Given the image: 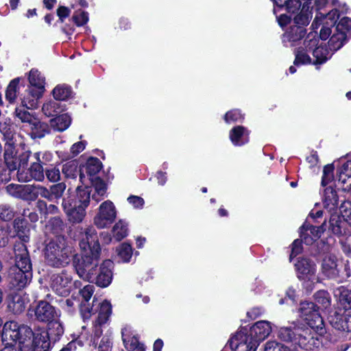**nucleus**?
Here are the masks:
<instances>
[{
    "mask_svg": "<svg viewBox=\"0 0 351 351\" xmlns=\"http://www.w3.org/2000/svg\"><path fill=\"white\" fill-rule=\"evenodd\" d=\"M116 215L113 203L106 200L100 204L99 212L94 218V223L98 228H106L114 221Z\"/></svg>",
    "mask_w": 351,
    "mask_h": 351,
    "instance_id": "obj_13",
    "label": "nucleus"
},
{
    "mask_svg": "<svg viewBox=\"0 0 351 351\" xmlns=\"http://www.w3.org/2000/svg\"><path fill=\"white\" fill-rule=\"evenodd\" d=\"M45 261L47 265L56 269L66 267L71 262V251L64 235L56 236L45 245Z\"/></svg>",
    "mask_w": 351,
    "mask_h": 351,
    "instance_id": "obj_3",
    "label": "nucleus"
},
{
    "mask_svg": "<svg viewBox=\"0 0 351 351\" xmlns=\"http://www.w3.org/2000/svg\"><path fill=\"white\" fill-rule=\"evenodd\" d=\"M33 274L21 269L13 268L10 271L8 282L10 288L21 290L30 283Z\"/></svg>",
    "mask_w": 351,
    "mask_h": 351,
    "instance_id": "obj_21",
    "label": "nucleus"
},
{
    "mask_svg": "<svg viewBox=\"0 0 351 351\" xmlns=\"http://www.w3.org/2000/svg\"><path fill=\"white\" fill-rule=\"evenodd\" d=\"M73 90L71 86L58 84L52 90V95L56 101H66L72 97Z\"/></svg>",
    "mask_w": 351,
    "mask_h": 351,
    "instance_id": "obj_43",
    "label": "nucleus"
},
{
    "mask_svg": "<svg viewBox=\"0 0 351 351\" xmlns=\"http://www.w3.org/2000/svg\"><path fill=\"white\" fill-rule=\"evenodd\" d=\"M15 268L21 269L25 272H32V263L29 253L25 244L14 245Z\"/></svg>",
    "mask_w": 351,
    "mask_h": 351,
    "instance_id": "obj_18",
    "label": "nucleus"
},
{
    "mask_svg": "<svg viewBox=\"0 0 351 351\" xmlns=\"http://www.w3.org/2000/svg\"><path fill=\"white\" fill-rule=\"evenodd\" d=\"M102 326L103 325H99V324L95 323V321L93 323V334L91 335L90 345L95 348L97 347L99 339L103 335Z\"/></svg>",
    "mask_w": 351,
    "mask_h": 351,
    "instance_id": "obj_61",
    "label": "nucleus"
},
{
    "mask_svg": "<svg viewBox=\"0 0 351 351\" xmlns=\"http://www.w3.org/2000/svg\"><path fill=\"white\" fill-rule=\"evenodd\" d=\"M66 185L64 182H58L49 185V187L36 184L35 200L40 196L50 202L58 204L59 201L63 199V194L66 190Z\"/></svg>",
    "mask_w": 351,
    "mask_h": 351,
    "instance_id": "obj_11",
    "label": "nucleus"
},
{
    "mask_svg": "<svg viewBox=\"0 0 351 351\" xmlns=\"http://www.w3.org/2000/svg\"><path fill=\"white\" fill-rule=\"evenodd\" d=\"M250 131L243 125L233 127L229 132V138L234 146L241 147L250 141Z\"/></svg>",
    "mask_w": 351,
    "mask_h": 351,
    "instance_id": "obj_31",
    "label": "nucleus"
},
{
    "mask_svg": "<svg viewBox=\"0 0 351 351\" xmlns=\"http://www.w3.org/2000/svg\"><path fill=\"white\" fill-rule=\"evenodd\" d=\"M337 258L335 255L326 256L322 262V274L328 279H335L339 276Z\"/></svg>",
    "mask_w": 351,
    "mask_h": 351,
    "instance_id": "obj_30",
    "label": "nucleus"
},
{
    "mask_svg": "<svg viewBox=\"0 0 351 351\" xmlns=\"http://www.w3.org/2000/svg\"><path fill=\"white\" fill-rule=\"evenodd\" d=\"M323 204L324 208L329 210L337 209L339 204V196L335 188L330 186L324 189Z\"/></svg>",
    "mask_w": 351,
    "mask_h": 351,
    "instance_id": "obj_37",
    "label": "nucleus"
},
{
    "mask_svg": "<svg viewBox=\"0 0 351 351\" xmlns=\"http://www.w3.org/2000/svg\"><path fill=\"white\" fill-rule=\"evenodd\" d=\"M345 309L343 313L335 312L331 315L329 322L335 329L346 332H351V308L342 305Z\"/></svg>",
    "mask_w": 351,
    "mask_h": 351,
    "instance_id": "obj_20",
    "label": "nucleus"
},
{
    "mask_svg": "<svg viewBox=\"0 0 351 351\" xmlns=\"http://www.w3.org/2000/svg\"><path fill=\"white\" fill-rule=\"evenodd\" d=\"M46 332L49 334L48 337L51 343H55L61 339L64 332V329L62 324L58 319H56L47 324Z\"/></svg>",
    "mask_w": 351,
    "mask_h": 351,
    "instance_id": "obj_38",
    "label": "nucleus"
},
{
    "mask_svg": "<svg viewBox=\"0 0 351 351\" xmlns=\"http://www.w3.org/2000/svg\"><path fill=\"white\" fill-rule=\"evenodd\" d=\"M8 309L15 315L22 313L25 309V300L23 295L17 293H10L6 298Z\"/></svg>",
    "mask_w": 351,
    "mask_h": 351,
    "instance_id": "obj_32",
    "label": "nucleus"
},
{
    "mask_svg": "<svg viewBox=\"0 0 351 351\" xmlns=\"http://www.w3.org/2000/svg\"><path fill=\"white\" fill-rule=\"evenodd\" d=\"M103 167L102 162L97 157H89L85 165H80V180L82 184H84V180L85 175L84 171L89 176V178L97 176V173L101 170Z\"/></svg>",
    "mask_w": 351,
    "mask_h": 351,
    "instance_id": "obj_26",
    "label": "nucleus"
},
{
    "mask_svg": "<svg viewBox=\"0 0 351 351\" xmlns=\"http://www.w3.org/2000/svg\"><path fill=\"white\" fill-rule=\"evenodd\" d=\"M335 165L333 163L328 164L324 167L323 174L321 180L322 186H327L334 180Z\"/></svg>",
    "mask_w": 351,
    "mask_h": 351,
    "instance_id": "obj_54",
    "label": "nucleus"
},
{
    "mask_svg": "<svg viewBox=\"0 0 351 351\" xmlns=\"http://www.w3.org/2000/svg\"><path fill=\"white\" fill-rule=\"evenodd\" d=\"M12 226L16 236L21 241V243L25 244L29 241L31 225L27 219L20 216L16 217L13 220Z\"/></svg>",
    "mask_w": 351,
    "mask_h": 351,
    "instance_id": "obj_27",
    "label": "nucleus"
},
{
    "mask_svg": "<svg viewBox=\"0 0 351 351\" xmlns=\"http://www.w3.org/2000/svg\"><path fill=\"white\" fill-rule=\"evenodd\" d=\"M264 351H290V349L280 342L269 341L265 343Z\"/></svg>",
    "mask_w": 351,
    "mask_h": 351,
    "instance_id": "obj_62",
    "label": "nucleus"
},
{
    "mask_svg": "<svg viewBox=\"0 0 351 351\" xmlns=\"http://www.w3.org/2000/svg\"><path fill=\"white\" fill-rule=\"evenodd\" d=\"M295 60L293 64L296 66L313 64L311 57L304 51L302 48L295 49Z\"/></svg>",
    "mask_w": 351,
    "mask_h": 351,
    "instance_id": "obj_48",
    "label": "nucleus"
},
{
    "mask_svg": "<svg viewBox=\"0 0 351 351\" xmlns=\"http://www.w3.org/2000/svg\"><path fill=\"white\" fill-rule=\"evenodd\" d=\"M71 20L77 27L84 26L88 22V13L82 10H76L73 13Z\"/></svg>",
    "mask_w": 351,
    "mask_h": 351,
    "instance_id": "obj_57",
    "label": "nucleus"
},
{
    "mask_svg": "<svg viewBox=\"0 0 351 351\" xmlns=\"http://www.w3.org/2000/svg\"><path fill=\"white\" fill-rule=\"evenodd\" d=\"M9 242V227L0 225V247H5Z\"/></svg>",
    "mask_w": 351,
    "mask_h": 351,
    "instance_id": "obj_64",
    "label": "nucleus"
},
{
    "mask_svg": "<svg viewBox=\"0 0 351 351\" xmlns=\"http://www.w3.org/2000/svg\"><path fill=\"white\" fill-rule=\"evenodd\" d=\"M308 45H306V51H311L312 50V54L315 58L313 64L320 65L327 62L330 57H328L329 53L328 49L326 46H317V40H310Z\"/></svg>",
    "mask_w": 351,
    "mask_h": 351,
    "instance_id": "obj_29",
    "label": "nucleus"
},
{
    "mask_svg": "<svg viewBox=\"0 0 351 351\" xmlns=\"http://www.w3.org/2000/svg\"><path fill=\"white\" fill-rule=\"evenodd\" d=\"M114 264L110 259H106L95 269L93 277L87 280L88 282L95 283L100 288L108 287L112 281L113 269Z\"/></svg>",
    "mask_w": 351,
    "mask_h": 351,
    "instance_id": "obj_9",
    "label": "nucleus"
},
{
    "mask_svg": "<svg viewBox=\"0 0 351 351\" xmlns=\"http://www.w3.org/2000/svg\"><path fill=\"white\" fill-rule=\"evenodd\" d=\"M29 136L32 139L42 138L51 132L50 125L37 119L30 122Z\"/></svg>",
    "mask_w": 351,
    "mask_h": 351,
    "instance_id": "obj_34",
    "label": "nucleus"
},
{
    "mask_svg": "<svg viewBox=\"0 0 351 351\" xmlns=\"http://www.w3.org/2000/svg\"><path fill=\"white\" fill-rule=\"evenodd\" d=\"M335 29L348 35L351 32V19L348 16L342 17L336 24Z\"/></svg>",
    "mask_w": 351,
    "mask_h": 351,
    "instance_id": "obj_60",
    "label": "nucleus"
},
{
    "mask_svg": "<svg viewBox=\"0 0 351 351\" xmlns=\"http://www.w3.org/2000/svg\"><path fill=\"white\" fill-rule=\"evenodd\" d=\"M71 123V117L67 113L58 114L50 120L51 130L63 132L70 126Z\"/></svg>",
    "mask_w": 351,
    "mask_h": 351,
    "instance_id": "obj_40",
    "label": "nucleus"
},
{
    "mask_svg": "<svg viewBox=\"0 0 351 351\" xmlns=\"http://www.w3.org/2000/svg\"><path fill=\"white\" fill-rule=\"evenodd\" d=\"M300 237L304 240V243L307 245H312L317 241L322 234L326 230V221L320 226H313L307 221H305L299 229Z\"/></svg>",
    "mask_w": 351,
    "mask_h": 351,
    "instance_id": "obj_15",
    "label": "nucleus"
},
{
    "mask_svg": "<svg viewBox=\"0 0 351 351\" xmlns=\"http://www.w3.org/2000/svg\"><path fill=\"white\" fill-rule=\"evenodd\" d=\"M31 156L32 152L29 150L19 154L12 144L6 145L3 158H0V182L4 184L9 182L16 171H18L21 167L28 166Z\"/></svg>",
    "mask_w": 351,
    "mask_h": 351,
    "instance_id": "obj_2",
    "label": "nucleus"
},
{
    "mask_svg": "<svg viewBox=\"0 0 351 351\" xmlns=\"http://www.w3.org/2000/svg\"><path fill=\"white\" fill-rule=\"evenodd\" d=\"M306 32V28L304 27L291 24L282 35L283 41L291 43L293 45L295 43L305 37Z\"/></svg>",
    "mask_w": 351,
    "mask_h": 351,
    "instance_id": "obj_33",
    "label": "nucleus"
},
{
    "mask_svg": "<svg viewBox=\"0 0 351 351\" xmlns=\"http://www.w3.org/2000/svg\"><path fill=\"white\" fill-rule=\"evenodd\" d=\"M48 335L45 328H34L27 349L32 351H49L51 341Z\"/></svg>",
    "mask_w": 351,
    "mask_h": 351,
    "instance_id": "obj_17",
    "label": "nucleus"
},
{
    "mask_svg": "<svg viewBox=\"0 0 351 351\" xmlns=\"http://www.w3.org/2000/svg\"><path fill=\"white\" fill-rule=\"evenodd\" d=\"M329 229L337 237L351 234V222L341 219L339 214L332 213L329 219Z\"/></svg>",
    "mask_w": 351,
    "mask_h": 351,
    "instance_id": "obj_25",
    "label": "nucleus"
},
{
    "mask_svg": "<svg viewBox=\"0 0 351 351\" xmlns=\"http://www.w3.org/2000/svg\"><path fill=\"white\" fill-rule=\"evenodd\" d=\"M339 210L341 219H343L348 222H351V202L346 201L341 203Z\"/></svg>",
    "mask_w": 351,
    "mask_h": 351,
    "instance_id": "obj_63",
    "label": "nucleus"
},
{
    "mask_svg": "<svg viewBox=\"0 0 351 351\" xmlns=\"http://www.w3.org/2000/svg\"><path fill=\"white\" fill-rule=\"evenodd\" d=\"M348 41V37L345 32L337 31L335 29V32L328 42V47L330 51L335 52L341 49Z\"/></svg>",
    "mask_w": 351,
    "mask_h": 351,
    "instance_id": "obj_39",
    "label": "nucleus"
},
{
    "mask_svg": "<svg viewBox=\"0 0 351 351\" xmlns=\"http://www.w3.org/2000/svg\"><path fill=\"white\" fill-rule=\"evenodd\" d=\"M62 171L68 178H75L78 173L77 167L73 161L64 164L62 166Z\"/></svg>",
    "mask_w": 351,
    "mask_h": 351,
    "instance_id": "obj_59",
    "label": "nucleus"
},
{
    "mask_svg": "<svg viewBox=\"0 0 351 351\" xmlns=\"http://www.w3.org/2000/svg\"><path fill=\"white\" fill-rule=\"evenodd\" d=\"M45 176L51 182H59L61 175L58 165H50L45 167Z\"/></svg>",
    "mask_w": 351,
    "mask_h": 351,
    "instance_id": "obj_51",
    "label": "nucleus"
},
{
    "mask_svg": "<svg viewBox=\"0 0 351 351\" xmlns=\"http://www.w3.org/2000/svg\"><path fill=\"white\" fill-rule=\"evenodd\" d=\"M100 256L98 251L93 252L91 250H81L80 254L73 256V265L81 279L87 281L93 276L92 275L99 265Z\"/></svg>",
    "mask_w": 351,
    "mask_h": 351,
    "instance_id": "obj_6",
    "label": "nucleus"
},
{
    "mask_svg": "<svg viewBox=\"0 0 351 351\" xmlns=\"http://www.w3.org/2000/svg\"><path fill=\"white\" fill-rule=\"evenodd\" d=\"M121 337L125 348L128 351H134L140 343L137 336H132L130 328L124 327L121 329Z\"/></svg>",
    "mask_w": 351,
    "mask_h": 351,
    "instance_id": "obj_42",
    "label": "nucleus"
},
{
    "mask_svg": "<svg viewBox=\"0 0 351 351\" xmlns=\"http://www.w3.org/2000/svg\"><path fill=\"white\" fill-rule=\"evenodd\" d=\"M315 301L320 304L324 308H327L330 306L331 298L330 293L326 290H319L315 293Z\"/></svg>",
    "mask_w": 351,
    "mask_h": 351,
    "instance_id": "obj_52",
    "label": "nucleus"
},
{
    "mask_svg": "<svg viewBox=\"0 0 351 351\" xmlns=\"http://www.w3.org/2000/svg\"><path fill=\"white\" fill-rule=\"evenodd\" d=\"M324 334L320 333L317 329L302 326L296 348L305 350L317 349L322 344V337Z\"/></svg>",
    "mask_w": 351,
    "mask_h": 351,
    "instance_id": "obj_10",
    "label": "nucleus"
},
{
    "mask_svg": "<svg viewBox=\"0 0 351 351\" xmlns=\"http://www.w3.org/2000/svg\"><path fill=\"white\" fill-rule=\"evenodd\" d=\"M96 302L97 303V299L94 298L91 306L88 302L81 304L80 313L84 319H89L93 315L97 313Z\"/></svg>",
    "mask_w": 351,
    "mask_h": 351,
    "instance_id": "obj_56",
    "label": "nucleus"
},
{
    "mask_svg": "<svg viewBox=\"0 0 351 351\" xmlns=\"http://www.w3.org/2000/svg\"><path fill=\"white\" fill-rule=\"evenodd\" d=\"M28 81L29 85L23 96V106L27 108H36L38 101L45 91V77L36 69H32L29 72Z\"/></svg>",
    "mask_w": 351,
    "mask_h": 351,
    "instance_id": "obj_5",
    "label": "nucleus"
},
{
    "mask_svg": "<svg viewBox=\"0 0 351 351\" xmlns=\"http://www.w3.org/2000/svg\"><path fill=\"white\" fill-rule=\"evenodd\" d=\"M16 212L14 207L8 204H0V219L3 221H10L16 217Z\"/></svg>",
    "mask_w": 351,
    "mask_h": 351,
    "instance_id": "obj_50",
    "label": "nucleus"
},
{
    "mask_svg": "<svg viewBox=\"0 0 351 351\" xmlns=\"http://www.w3.org/2000/svg\"><path fill=\"white\" fill-rule=\"evenodd\" d=\"M0 132L6 141L4 147L8 144H12L15 147L14 138L16 136V125L10 119L0 121Z\"/></svg>",
    "mask_w": 351,
    "mask_h": 351,
    "instance_id": "obj_36",
    "label": "nucleus"
},
{
    "mask_svg": "<svg viewBox=\"0 0 351 351\" xmlns=\"http://www.w3.org/2000/svg\"><path fill=\"white\" fill-rule=\"evenodd\" d=\"M22 99L23 97H21V105L15 108L14 113L22 122L30 123L35 118L27 111L29 108L23 106Z\"/></svg>",
    "mask_w": 351,
    "mask_h": 351,
    "instance_id": "obj_53",
    "label": "nucleus"
},
{
    "mask_svg": "<svg viewBox=\"0 0 351 351\" xmlns=\"http://www.w3.org/2000/svg\"><path fill=\"white\" fill-rule=\"evenodd\" d=\"M118 256L121 258L123 262L128 263L130 261L132 256L133 250L130 244L123 243L117 249Z\"/></svg>",
    "mask_w": 351,
    "mask_h": 351,
    "instance_id": "obj_55",
    "label": "nucleus"
},
{
    "mask_svg": "<svg viewBox=\"0 0 351 351\" xmlns=\"http://www.w3.org/2000/svg\"><path fill=\"white\" fill-rule=\"evenodd\" d=\"M249 337V339L257 346L264 341L271 333V326L267 321H258L256 322L247 331L246 328L241 329Z\"/></svg>",
    "mask_w": 351,
    "mask_h": 351,
    "instance_id": "obj_16",
    "label": "nucleus"
},
{
    "mask_svg": "<svg viewBox=\"0 0 351 351\" xmlns=\"http://www.w3.org/2000/svg\"><path fill=\"white\" fill-rule=\"evenodd\" d=\"M304 240L300 239H295L293 243L291 244V253L289 255V261H292L293 258L296 257L298 255L300 254L303 252V245Z\"/></svg>",
    "mask_w": 351,
    "mask_h": 351,
    "instance_id": "obj_58",
    "label": "nucleus"
},
{
    "mask_svg": "<svg viewBox=\"0 0 351 351\" xmlns=\"http://www.w3.org/2000/svg\"><path fill=\"white\" fill-rule=\"evenodd\" d=\"M72 280L71 275L66 269H63L60 273L52 274L50 287L57 295L66 297L71 291Z\"/></svg>",
    "mask_w": 351,
    "mask_h": 351,
    "instance_id": "obj_12",
    "label": "nucleus"
},
{
    "mask_svg": "<svg viewBox=\"0 0 351 351\" xmlns=\"http://www.w3.org/2000/svg\"><path fill=\"white\" fill-rule=\"evenodd\" d=\"M34 311L37 321L47 324L58 319L60 315V311L45 300H39Z\"/></svg>",
    "mask_w": 351,
    "mask_h": 351,
    "instance_id": "obj_14",
    "label": "nucleus"
},
{
    "mask_svg": "<svg viewBox=\"0 0 351 351\" xmlns=\"http://www.w3.org/2000/svg\"><path fill=\"white\" fill-rule=\"evenodd\" d=\"M43 110L47 117H55L63 111L58 101H50L44 104Z\"/></svg>",
    "mask_w": 351,
    "mask_h": 351,
    "instance_id": "obj_49",
    "label": "nucleus"
},
{
    "mask_svg": "<svg viewBox=\"0 0 351 351\" xmlns=\"http://www.w3.org/2000/svg\"><path fill=\"white\" fill-rule=\"evenodd\" d=\"M232 351H256L257 346L254 343L243 330L237 332L228 341Z\"/></svg>",
    "mask_w": 351,
    "mask_h": 351,
    "instance_id": "obj_19",
    "label": "nucleus"
},
{
    "mask_svg": "<svg viewBox=\"0 0 351 351\" xmlns=\"http://www.w3.org/2000/svg\"><path fill=\"white\" fill-rule=\"evenodd\" d=\"M33 330L27 325L16 321L6 322L2 328L1 341L7 347L19 343L21 348H27Z\"/></svg>",
    "mask_w": 351,
    "mask_h": 351,
    "instance_id": "obj_4",
    "label": "nucleus"
},
{
    "mask_svg": "<svg viewBox=\"0 0 351 351\" xmlns=\"http://www.w3.org/2000/svg\"><path fill=\"white\" fill-rule=\"evenodd\" d=\"M79 245L81 250L101 252L97 231L93 226H88L85 229L84 236L80 240Z\"/></svg>",
    "mask_w": 351,
    "mask_h": 351,
    "instance_id": "obj_22",
    "label": "nucleus"
},
{
    "mask_svg": "<svg viewBox=\"0 0 351 351\" xmlns=\"http://www.w3.org/2000/svg\"><path fill=\"white\" fill-rule=\"evenodd\" d=\"M35 188L34 185H21L10 184L6 186L7 192L12 197L23 200H35Z\"/></svg>",
    "mask_w": 351,
    "mask_h": 351,
    "instance_id": "obj_23",
    "label": "nucleus"
},
{
    "mask_svg": "<svg viewBox=\"0 0 351 351\" xmlns=\"http://www.w3.org/2000/svg\"><path fill=\"white\" fill-rule=\"evenodd\" d=\"M47 227L56 237L60 236L64 231L65 223L60 217H53L49 220Z\"/></svg>",
    "mask_w": 351,
    "mask_h": 351,
    "instance_id": "obj_45",
    "label": "nucleus"
},
{
    "mask_svg": "<svg viewBox=\"0 0 351 351\" xmlns=\"http://www.w3.org/2000/svg\"><path fill=\"white\" fill-rule=\"evenodd\" d=\"M96 304L95 308L97 309V313H98V315L95 319V323L99 325H104L108 321L112 314V305L107 300H104L101 302H99L97 300V303L96 302Z\"/></svg>",
    "mask_w": 351,
    "mask_h": 351,
    "instance_id": "obj_35",
    "label": "nucleus"
},
{
    "mask_svg": "<svg viewBox=\"0 0 351 351\" xmlns=\"http://www.w3.org/2000/svg\"><path fill=\"white\" fill-rule=\"evenodd\" d=\"M245 119V114L241 110L237 108L232 109L226 112L223 115L224 121L228 123H242Z\"/></svg>",
    "mask_w": 351,
    "mask_h": 351,
    "instance_id": "obj_47",
    "label": "nucleus"
},
{
    "mask_svg": "<svg viewBox=\"0 0 351 351\" xmlns=\"http://www.w3.org/2000/svg\"><path fill=\"white\" fill-rule=\"evenodd\" d=\"M91 187L78 186L75 192L69 189L62 199V206L68 221L72 224L82 222L86 216V208L90 204Z\"/></svg>",
    "mask_w": 351,
    "mask_h": 351,
    "instance_id": "obj_1",
    "label": "nucleus"
},
{
    "mask_svg": "<svg viewBox=\"0 0 351 351\" xmlns=\"http://www.w3.org/2000/svg\"><path fill=\"white\" fill-rule=\"evenodd\" d=\"M40 152H36L33 154L35 161L32 162L30 167L27 168L21 167L16 171V176L19 182H27L32 180L38 182H42L45 180V168L46 165L43 161H41Z\"/></svg>",
    "mask_w": 351,
    "mask_h": 351,
    "instance_id": "obj_8",
    "label": "nucleus"
},
{
    "mask_svg": "<svg viewBox=\"0 0 351 351\" xmlns=\"http://www.w3.org/2000/svg\"><path fill=\"white\" fill-rule=\"evenodd\" d=\"M315 265L307 258H299L295 264L297 272V277L300 280H310V278L315 274Z\"/></svg>",
    "mask_w": 351,
    "mask_h": 351,
    "instance_id": "obj_28",
    "label": "nucleus"
},
{
    "mask_svg": "<svg viewBox=\"0 0 351 351\" xmlns=\"http://www.w3.org/2000/svg\"><path fill=\"white\" fill-rule=\"evenodd\" d=\"M301 328L302 326L296 324L280 327L278 330L277 337L282 342L290 344L296 348Z\"/></svg>",
    "mask_w": 351,
    "mask_h": 351,
    "instance_id": "obj_24",
    "label": "nucleus"
},
{
    "mask_svg": "<svg viewBox=\"0 0 351 351\" xmlns=\"http://www.w3.org/2000/svg\"><path fill=\"white\" fill-rule=\"evenodd\" d=\"M91 186L94 187L95 193L92 196L93 200L96 202L101 201L107 191V185L105 182L99 176L89 178Z\"/></svg>",
    "mask_w": 351,
    "mask_h": 351,
    "instance_id": "obj_41",
    "label": "nucleus"
},
{
    "mask_svg": "<svg viewBox=\"0 0 351 351\" xmlns=\"http://www.w3.org/2000/svg\"><path fill=\"white\" fill-rule=\"evenodd\" d=\"M21 77H16L12 80L5 90V99L10 104H14L19 94V83Z\"/></svg>",
    "mask_w": 351,
    "mask_h": 351,
    "instance_id": "obj_44",
    "label": "nucleus"
},
{
    "mask_svg": "<svg viewBox=\"0 0 351 351\" xmlns=\"http://www.w3.org/2000/svg\"><path fill=\"white\" fill-rule=\"evenodd\" d=\"M112 231L115 240L120 241L128 234V223L123 220H119L115 223Z\"/></svg>",
    "mask_w": 351,
    "mask_h": 351,
    "instance_id": "obj_46",
    "label": "nucleus"
},
{
    "mask_svg": "<svg viewBox=\"0 0 351 351\" xmlns=\"http://www.w3.org/2000/svg\"><path fill=\"white\" fill-rule=\"evenodd\" d=\"M300 317L312 329H317L320 333H326L324 322L319 313V307L313 302L303 301L300 304Z\"/></svg>",
    "mask_w": 351,
    "mask_h": 351,
    "instance_id": "obj_7",
    "label": "nucleus"
}]
</instances>
